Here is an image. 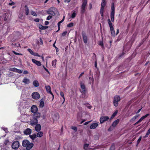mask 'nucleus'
Instances as JSON below:
<instances>
[{"mask_svg":"<svg viewBox=\"0 0 150 150\" xmlns=\"http://www.w3.org/2000/svg\"><path fill=\"white\" fill-rule=\"evenodd\" d=\"M142 139V137H140L137 141V144H138Z\"/></svg>","mask_w":150,"mask_h":150,"instance_id":"obj_49","label":"nucleus"},{"mask_svg":"<svg viewBox=\"0 0 150 150\" xmlns=\"http://www.w3.org/2000/svg\"><path fill=\"white\" fill-rule=\"evenodd\" d=\"M91 122V121H88V122H85L84 124V125H87L88 124L89 122Z\"/></svg>","mask_w":150,"mask_h":150,"instance_id":"obj_62","label":"nucleus"},{"mask_svg":"<svg viewBox=\"0 0 150 150\" xmlns=\"http://www.w3.org/2000/svg\"><path fill=\"white\" fill-rule=\"evenodd\" d=\"M38 110V108L35 105H33L31 108V111L32 113H35Z\"/></svg>","mask_w":150,"mask_h":150,"instance_id":"obj_10","label":"nucleus"},{"mask_svg":"<svg viewBox=\"0 0 150 150\" xmlns=\"http://www.w3.org/2000/svg\"><path fill=\"white\" fill-rule=\"evenodd\" d=\"M12 52L16 55H22V54L17 53L15 52L14 51H13Z\"/></svg>","mask_w":150,"mask_h":150,"instance_id":"obj_47","label":"nucleus"},{"mask_svg":"<svg viewBox=\"0 0 150 150\" xmlns=\"http://www.w3.org/2000/svg\"><path fill=\"white\" fill-rule=\"evenodd\" d=\"M60 95L64 99V101L63 103L65 101V98L64 96V94L63 93L62 91L60 92Z\"/></svg>","mask_w":150,"mask_h":150,"instance_id":"obj_40","label":"nucleus"},{"mask_svg":"<svg viewBox=\"0 0 150 150\" xmlns=\"http://www.w3.org/2000/svg\"><path fill=\"white\" fill-rule=\"evenodd\" d=\"M44 105V103L43 101V100L41 99L40 100V107L41 108H43Z\"/></svg>","mask_w":150,"mask_h":150,"instance_id":"obj_23","label":"nucleus"},{"mask_svg":"<svg viewBox=\"0 0 150 150\" xmlns=\"http://www.w3.org/2000/svg\"><path fill=\"white\" fill-rule=\"evenodd\" d=\"M73 11H74V12L72 14L71 17L72 18H74L75 17V16H76V13H75V11H74V10H73Z\"/></svg>","mask_w":150,"mask_h":150,"instance_id":"obj_41","label":"nucleus"},{"mask_svg":"<svg viewBox=\"0 0 150 150\" xmlns=\"http://www.w3.org/2000/svg\"><path fill=\"white\" fill-rule=\"evenodd\" d=\"M32 61L35 64L38 66H40L41 65V64L40 61L36 60L35 59H32Z\"/></svg>","mask_w":150,"mask_h":150,"instance_id":"obj_16","label":"nucleus"},{"mask_svg":"<svg viewBox=\"0 0 150 150\" xmlns=\"http://www.w3.org/2000/svg\"><path fill=\"white\" fill-rule=\"evenodd\" d=\"M82 36L83 38V40L85 44L87 43L88 41V38L85 33H82Z\"/></svg>","mask_w":150,"mask_h":150,"instance_id":"obj_12","label":"nucleus"},{"mask_svg":"<svg viewBox=\"0 0 150 150\" xmlns=\"http://www.w3.org/2000/svg\"><path fill=\"white\" fill-rule=\"evenodd\" d=\"M22 82L25 84H28L30 82V79L27 78L26 77H25L23 78Z\"/></svg>","mask_w":150,"mask_h":150,"instance_id":"obj_15","label":"nucleus"},{"mask_svg":"<svg viewBox=\"0 0 150 150\" xmlns=\"http://www.w3.org/2000/svg\"><path fill=\"white\" fill-rule=\"evenodd\" d=\"M11 45L13 47H20V44L18 43H12L11 44Z\"/></svg>","mask_w":150,"mask_h":150,"instance_id":"obj_25","label":"nucleus"},{"mask_svg":"<svg viewBox=\"0 0 150 150\" xmlns=\"http://www.w3.org/2000/svg\"><path fill=\"white\" fill-rule=\"evenodd\" d=\"M34 117H35V118H37V119L40 117V113L36 112H35V113H34Z\"/></svg>","mask_w":150,"mask_h":150,"instance_id":"obj_24","label":"nucleus"},{"mask_svg":"<svg viewBox=\"0 0 150 150\" xmlns=\"http://www.w3.org/2000/svg\"><path fill=\"white\" fill-rule=\"evenodd\" d=\"M60 24L61 23L59 22L58 23L57 25L58 27V29L57 31H59L60 30Z\"/></svg>","mask_w":150,"mask_h":150,"instance_id":"obj_54","label":"nucleus"},{"mask_svg":"<svg viewBox=\"0 0 150 150\" xmlns=\"http://www.w3.org/2000/svg\"><path fill=\"white\" fill-rule=\"evenodd\" d=\"M150 134V128L148 130L146 135L144 137V138L146 137H148V135Z\"/></svg>","mask_w":150,"mask_h":150,"instance_id":"obj_38","label":"nucleus"},{"mask_svg":"<svg viewBox=\"0 0 150 150\" xmlns=\"http://www.w3.org/2000/svg\"><path fill=\"white\" fill-rule=\"evenodd\" d=\"M111 11L110 13V18L112 22H113L114 20V16L115 14V7L113 3L111 6Z\"/></svg>","mask_w":150,"mask_h":150,"instance_id":"obj_1","label":"nucleus"},{"mask_svg":"<svg viewBox=\"0 0 150 150\" xmlns=\"http://www.w3.org/2000/svg\"><path fill=\"white\" fill-rule=\"evenodd\" d=\"M87 4V0H83L81 6V12L83 13L85 11V8Z\"/></svg>","mask_w":150,"mask_h":150,"instance_id":"obj_5","label":"nucleus"},{"mask_svg":"<svg viewBox=\"0 0 150 150\" xmlns=\"http://www.w3.org/2000/svg\"><path fill=\"white\" fill-rule=\"evenodd\" d=\"M52 16H49L47 18V20H50V19H51L52 18Z\"/></svg>","mask_w":150,"mask_h":150,"instance_id":"obj_55","label":"nucleus"},{"mask_svg":"<svg viewBox=\"0 0 150 150\" xmlns=\"http://www.w3.org/2000/svg\"><path fill=\"white\" fill-rule=\"evenodd\" d=\"M32 130L30 128H27L23 131V133L26 135H30L31 134Z\"/></svg>","mask_w":150,"mask_h":150,"instance_id":"obj_11","label":"nucleus"},{"mask_svg":"<svg viewBox=\"0 0 150 150\" xmlns=\"http://www.w3.org/2000/svg\"><path fill=\"white\" fill-rule=\"evenodd\" d=\"M108 21L110 28L111 35L113 37H114L115 36V31L112 26V24L110 20L109 19H108Z\"/></svg>","mask_w":150,"mask_h":150,"instance_id":"obj_2","label":"nucleus"},{"mask_svg":"<svg viewBox=\"0 0 150 150\" xmlns=\"http://www.w3.org/2000/svg\"><path fill=\"white\" fill-rule=\"evenodd\" d=\"M67 33V31H65L62 33V36H64Z\"/></svg>","mask_w":150,"mask_h":150,"instance_id":"obj_58","label":"nucleus"},{"mask_svg":"<svg viewBox=\"0 0 150 150\" xmlns=\"http://www.w3.org/2000/svg\"><path fill=\"white\" fill-rule=\"evenodd\" d=\"M33 146L34 144L33 143H30V142H29V143H28V144H27V146L26 147V149L27 150H29L32 149V148L33 147Z\"/></svg>","mask_w":150,"mask_h":150,"instance_id":"obj_13","label":"nucleus"},{"mask_svg":"<svg viewBox=\"0 0 150 150\" xmlns=\"http://www.w3.org/2000/svg\"><path fill=\"white\" fill-rule=\"evenodd\" d=\"M39 28L41 30H45L48 28V26H43L41 25H39Z\"/></svg>","mask_w":150,"mask_h":150,"instance_id":"obj_27","label":"nucleus"},{"mask_svg":"<svg viewBox=\"0 0 150 150\" xmlns=\"http://www.w3.org/2000/svg\"><path fill=\"white\" fill-rule=\"evenodd\" d=\"M31 14L35 16H37V13L34 11H31Z\"/></svg>","mask_w":150,"mask_h":150,"instance_id":"obj_39","label":"nucleus"},{"mask_svg":"<svg viewBox=\"0 0 150 150\" xmlns=\"http://www.w3.org/2000/svg\"><path fill=\"white\" fill-rule=\"evenodd\" d=\"M9 4L11 6H13L15 4V3L13 2H12L11 3H9Z\"/></svg>","mask_w":150,"mask_h":150,"instance_id":"obj_59","label":"nucleus"},{"mask_svg":"<svg viewBox=\"0 0 150 150\" xmlns=\"http://www.w3.org/2000/svg\"><path fill=\"white\" fill-rule=\"evenodd\" d=\"M139 116V115H136L135 116L133 117L131 120V121H132L135 120Z\"/></svg>","mask_w":150,"mask_h":150,"instance_id":"obj_31","label":"nucleus"},{"mask_svg":"<svg viewBox=\"0 0 150 150\" xmlns=\"http://www.w3.org/2000/svg\"><path fill=\"white\" fill-rule=\"evenodd\" d=\"M57 60L56 59H55L54 60H53L52 61V65L54 67H55L56 64V62Z\"/></svg>","mask_w":150,"mask_h":150,"instance_id":"obj_32","label":"nucleus"},{"mask_svg":"<svg viewBox=\"0 0 150 150\" xmlns=\"http://www.w3.org/2000/svg\"><path fill=\"white\" fill-rule=\"evenodd\" d=\"M149 114H147L145 115L144 116L142 117L140 119H141V120L142 121L144 119H145L146 117L148 116L149 115Z\"/></svg>","mask_w":150,"mask_h":150,"instance_id":"obj_37","label":"nucleus"},{"mask_svg":"<svg viewBox=\"0 0 150 150\" xmlns=\"http://www.w3.org/2000/svg\"><path fill=\"white\" fill-rule=\"evenodd\" d=\"M119 122V119H117L114 121L112 123V126L114 127H115Z\"/></svg>","mask_w":150,"mask_h":150,"instance_id":"obj_20","label":"nucleus"},{"mask_svg":"<svg viewBox=\"0 0 150 150\" xmlns=\"http://www.w3.org/2000/svg\"><path fill=\"white\" fill-rule=\"evenodd\" d=\"M25 8H26L25 9V14L27 15H28V14L29 13V9L27 7V6H25Z\"/></svg>","mask_w":150,"mask_h":150,"instance_id":"obj_36","label":"nucleus"},{"mask_svg":"<svg viewBox=\"0 0 150 150\" xmlns=\"http://www.w3.org/2000/svg\"><path fill=\"white\" fill-rule=\"evenodd\" d=\"M28 72L27 71H24L23 72V74H28Z\"/></svg>","mask_w":150,"mask_h":150,"instance_id":"obj_64","label":"nucleus"},{"mask_svg":"<svg viewBox=\"0 0 150 150\" xmlns=\"http://www.w3.org/2000/svg\"><path fill=\"white\" fill-rule=\"evenodd\" d=\"M2 129L6 132L7 133L8 132L7 129L5 127H2Z\"/></svg>","mask_w":150,"mask_h":150,"instance_id":"obj_48","label":"nucleus"},{"mask_svg":"<svg viewBox=\"0 0 150 150\" xmlns=\"http://www.w3.org/2000/svg\"><path fill=\"white\" fill-rule=\"evenodd\" d=\"M81 87L82 90L81 92L82 93V95L80 96V97L81 98H83L85 97V96L84 94L86 93V89L85 85L82 83V82L80 83Z\"/></svg>","mask_w":150,"mask_h":150,"instance_id":"obj_3","label":"nucleus"},{"mask_svg":"<svg viewBox=\"0 0 150 150\" xmlns=\"http://www.w3.org/2000/svg\"><path fill=\"white\" fill-rule=\"evenodd\" d=\"M45 88L47 92L49 93H50L52 95L53 98H54V95L51 91L50 87L49 86H46Z\"/></svg>","mask_w":150,"mask_h":150,"instance_id":"obj_14","label":"nucleus"},{"mask_svg":"<svg viewBox=\"0 0 150 150\" xmlns=\"http://www.w3.org/2000/svg\"><path fill=\"white\" fill-rule=\"evenodd\" d=\"M98 126V124L97 123H94L92 124L90 126L91 129H94L97 127Z\"/></svg>","mask_w":150,"mask_h":150,"instance_id":"obj_18","label":"nucleus"},{"mask_svg":"<svg viewBox=\"0 0 150 150\" xmlns=\"http://www.w3.org/2000/svg\"><path fill=\"white\" fill-rule=\"evenodd\" d=\"M17 68L14 67V68H11L10 70V71H13L14 72H16V71H17Z\"/></svg>","mask_w":150,"mask_h":150,"instance_id":"obj_43","label":"nucleus"},{"mask_svg":"<svg viewBox=\"0 0 150 150\" xmlns=\"http://www.w3.org/2000/svg\"><path fill=\"white\" fill-rule=\"evenodd\" d=\"M33 84L35 87H37L39 86V84L37 80H35L33 81Z\"/></svg>","mask_w":150,"mask_h":150,"instance_id":"obj_21","label":"nucleus"},{"mask_svg":"<svg viewBox=\"0 0 150 150\" xmlns=\"http://www.w3.org/2000/svg\"><path fill=\"white\" fill-rule=\"evenodd\" d=\"M29 141L27 140H24L22 142V146L24 147H26L27 144L29 143Z\"/></svg>","mask_w":150,"mask_h":150,"instance_id":"obj_19","label":"nucleus"},{"mask_svg":"<svg viewBox=\"0 0 150 150\" xmlns=\"http://www.w3.org/2000/svg\"><path fill=\"white\" fill-rule=\"evenodd\" d=\"M32 96L33 99L38 100L40 98V95L38 93L34 92L32 94Z\"/></svg>","mask_w":150,"mask_h":150,"instance_id":"obj_8","label":"nucleus"},{"mask_svg":"<svg viewBox=\"0 0 150 150\" xmlns=\"http://www.w3.org/2000/svg\"><path fill=\"white\" fill-rule=\"evenodd\" d=\"M34 21L36 22H39L40 20L39 18H37L36 19H35Z\"/></svg>","mask_w":150,"mask_h":150,"instance_id":"obj_60","label":"nucleus"},{"mask_svg":"<svg viewBox=\"0 0 150 150\" xmlns=\"http://www.w3.org/2000/svg\"><path fill=\"white\" fill-rule=\"evenodd\" d=\"M74 25V23H70L69 24H68L67 26L68 27H72Z\"/></svg>","mask_w":150,"mask_h":150,"instance_id":"obj_46","label":"nucleus"},{"mask_svg":"<svg viewBox=\"0 0 150 150\" xmlns=\"http://www.w3.org/2000/svg\"><path fill=\"white\" fill-rule=\"evenodd\" d=\"M28 51L30 52V53L32 55H33V54H34V52L32 51L30 49H28Z\"/></svg>","mask_w":150,"mask_h":150,"instance_id":"obj_44","label":"nucleus"},{"mask_svg":"<svg viewBox=\"0 0 150 150\" xmlns=\"http://www.w3.org/2000/svg\"><path fill=\"white\" fill-rule=\"evenodd\" d=\"M19 143L18 141H16L13 143L11 147L13 149H16L19 147Z\"/></svg>","mask_w":150,"mask_h":150,"instance_id":"obj_7","label":"nucleus"},{"mask_svg":"<svg viewBox=\"0 0 150 150\" xmlns=\"http://www.w3.org/2000/svg\"><path fill=\"white\" fill-rule=\"evenodd\" d=\"M38 120L35 117H33L30 121V124L32 126H35L38 123Z\"/></svg>","mask_w":150,"mask_h":150,"instance_id":"obj_6","label":"nucleus"},{"mask_svg":"<svg viewBox=\"0 0 150 150\" xmlns=\"http://www.w3.org/2000/svg\"><path fill=\"white\" fill-rule=\"evenodd\" d=\"M109 119V117L108 116H102L100 117V121L101 124H102L106 121L108 120Z\"/></svg>","mask_w":150,"mask_h":150,"instance_id":"obj_9","label":"nucleus"},{"mask_svg":"<svg viewBox=\"0 0 150 150\" xmlns=\"http://www.w3.org/2000/svg\"><path fill=\"white\" fill-rule=\"evenodd\" d=\"M47 13L48 14H51L53 16H54L55 15V13L53 11H52V10H51L50 9L49 10L47 11Z\"/></svg>","mask_w":150,"mask_h":150,"instance_id":"obj_28","label":"nucleus"},{"mask_svg":"<svg viewBox=\"0 0 150 150\" xmlns=\"http://www.w3.org/2000/svg\"><path fill=\"white\" fill-rule=\"evenodd\" d=\"M105 7L101 6L100 10V13L101 15L102 16H103V10Z\"/></svg>","mask_w":150,"mask_h":150,"instance_id":"obj_29","label":"nucleus"},{"mask_svg":"<svg viewBox=\"0 0 150 150\" xmlns=\"http://www.w3.org/2000/svg\"><path fill=\"white\" fill-rule=\"evenodd\" d=\"M115 146L114 145H112L110 148L109 150H115Z\"/></svg>","mask_w":150,"mask_h":150,"instance_id":"obj_45","label":"nucleus"},{"mask_svg":"<svg viewBox=\"0 0 150 150\" xmlns=\"http://www.w3.org/2000/svg\"><path fill=\"white\" fill-rule=\"evenodd\" d=\"M30 138L32 139V140H34L37 137L36 135L35 134H34L32 135H30L29 136Z\"/></svg>","mask_w":150,"mask_h":150,"instance_id":"obj_26","label":"nucleus"},{"mask_svg":"<svg viewBox=\"0 0 150 150\" xmlns=\"http://www.w3.org/2000/svg\"><path fill=\"white\" fill-rule=\"evenodd\" d=\"M89 79L90 81V83L91 84L92 83V84H93V83L94 79L92 76L91 77H89Z\"/></svg>","mask_w":150,"mask_h":150,"instance_id":"obj_30","label":"nucleus"},{"mask_svg":"<svg viewBox=\"0 0 150 150\" xmlns=\"http://www.w3.org/2000/svg\"><path fill=\"white\" fill-rule=\"evenodd\" d=\"M37 133L36 135L37 137H42L43 135V133L42 132L39 131Z\"/></svg>","mask_w":150,"mask_h":150,"instance_id":"obj_22","label":"nucleus"},{"mask_svg":"<svg viewBox=\"0 0 150 150\" xmlns=\"http://www.w3.org/2000/svg\"><path fill=\"white\" fill-rule=\"evenodd\" d=\"M106 5L105 0H103L101 4V6L105 7Z\"/></svg>","mask_w":150,"mask_h":150,"instance_id":"obj_33","label":"nucleus"},{"mask_svg":"<svg viewBox=\"0 0 150 150\" xmlns=\"http://www.w3.org/2000/svg\"><path fill=\"white\" fill-rule=\"evenodd\" d=\"M43 67L44 68V69L49 74H50V72L48 70L46 69L45 67L44 66H43Z\"/></svg>","mask_w":150,"mask_h":150,"instance_id":"obj_50","label":"nucleus"},{"mask_svg":"<svg viewBox=\"0 0 150 150\" xmlns=\"http://www.w3.org/2000/svg\"><path fill=\"white\" fill-rule=\"evenodd\" d=\"M40 45H42L43 44V41H42V40L41 38H40Z\"/></svg>","mask_w":150,"mask_h":150,"instance_id":"obj_53","label":"nucleus"},{"mask_svg":"<svg viewBox=\"0 0 150 150\" xmlns=\"http://www.w3.org/2000/svg\"><path fill=\"white\" fill-rule=\"evenodd\" d=\"M99 45L100 46H103V42L102 41L100 42H99Z\"/></svg>","mask_w":150,"mask_h":150,"instance_id":"obj_56","label":"nucleus"},{"mask_svg":"<svg viewBox=\"0 0 150 150\" xmlns=\"http://www.w3.org/2000/svg\"><path fill=\"white\" fill-rule=\"evenodd\" d=\"M16 72L19 74H21L22 73V71L21 70L18 69H17V71H16Z\"/></svg>","mask_w":150,"mask_h":150,"instance_id":"obj_51","label":"nucleus"},{"mask_svg":"<svg viewBox=\"0 0 150 150\" xmlns=\"http://www.w3.org/2000/svg\"><path fill=\"white\" fill-rule=\"evenodd\" d=\"M8 142H9L8 140H6L4 142V144H7Z\"/></svg>","mask_w":150,"mask_h":150,"instance_id":"obj_63","label":"nucleus"},{"mask_svg":"<svg viewBox=\"0 0 150 150\" xmlns=\"http://www.w3.org/2000/svg\"><path fill=\"white\" fill-rule=\"evenodd\" d=\"M55 42H56V41H55L54 43L53 44V46L55 48L56 52H58L59 51V50H58V48L55 45Z\"/></svg>","mask_w":150,"mask_h":150,"instance_id":"obj_42","label":"nucleus"},{"mask_svg":"<svg viewBox=\"0 0 150 150\" xmlns=\"http://www.w3.org/2000/svg\"><path fill=\"white\" fill-rule=\"evenodd\" d=\"M89 145V144H84L83 149L85 150H87L88 148Z\"/></svg>","mask_w":150,"mask_h":150,"instance_id":"obj_35","label":"nucleus"},{"mask_svg":"<svg viewBox=\"0 0 150 150\" xmlns=\"http://www.w3.org/2000/svg\"><path fill=\"white\" fill-rule=\"evenodd\" d=\"M49 23V22L48 21H46L45 22V25H47Z\"/></svg>","mask_w":150,"mask_h":150,"instance_id":"obj_61","label":"nucleus"},{"mask_svg":"<svg viewBox=\"0 0 150 150\" xmlns=\"http://www.w3.org/2000/svg\"><path fill=\"white\" fill-rule=\"evenodd\" d=\"M33 55L35 56H38V57H40V56L37 53L34 52Z\"/></svg>","mask_w":150,"mask_h":150,"instance_id":"obj_57","label":"nucleus"},{"mask_svg":"<svg viewBox=\"0 0 150 150\" xmlns=\"http://www.w3.org/2000/svg\"><path fill=\"white\" fill-rule=\"evenodd\" d=\"M114 99L113 100V104L115 107H117L118 104V102L120 100V98L119 96H116L114 98Z\"/></svg>","mask_w":150,"mask_h":150,"instance_id":"obj_4","label":"nucleus"},{"mask_svg":"<svg viewBox=\"0 0 150 150\" xmlns=\"http://www.w3.org/2000/svg\"><path fill=\"white\" fill-rule=\"evenodd\" d=\"M72 129L74 130L75 132H76L77 129V128L75 127H72Z\"/></svg>","mask_w":150,"mask_h":150,"instance_id":"obj_52","label":"nucleus"},{"mask_svg":"<svg viewBox=\"0 0 150 150\" xmlns=\"http://www.w3.org/2000/svg\"><path fill=\"white\" fill-rule=\"evenodd\" d=\"M117 112H118V110H116L115 111V112L112 115L111 117V118H110V119H112V118L116 116V115H117Z\"/></svg>","mask_w":150,"mask_h":150,"instance_id":"obj_34","label":"nucleus"},{"mask_svg":"<svg viewBox=\"0 0 150 150\" xmlns=\"http://www.w3.org/2000/svg\"><path fill=\"white\" fill-rule=\"evenodd\" d=\"M35 129L36 131H40L41 129V126L40 124H37L35 125Z\"/></svg>","mask_w":150,"mask_h":150,"instance_id":"obj_17","label":"nucleus"}]
</instances>
